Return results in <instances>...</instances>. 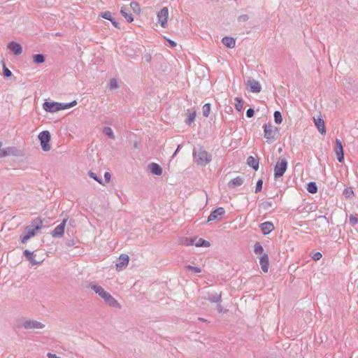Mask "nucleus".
Returning a JSON list of instances; mask_svg holds the SVG:
<instances>
[{
	"instance_id": "nucleus-1",
	"label": "nucleus",
	"mask_w": 358,
	"mask_h": 358,
	"mask_svg": "<svg viewBox=\"0 0 358 358\" xmlns=\"http://www.w3.org/2000/svg\"><path fill=\"white\" fill-rule=\"evenodd\" d=\"M43 227V220L41 217H38L32 220L31 224L26 227L24 229V234L20 236L22 243H25L30 238L35 236L36 232L41 229Z\"/></svg>"
},
{
	"instance_id": "nucleus-2",
	"label": "nucleus",
	"mask_w": 358,
	"mask_h": 358,
	"mask_svg": "<svg viewBox=\"0 0 358 358\" xmlns=\"http://www.w3.org/2000/svg\"><path fill=\"white\" fill-rule=\"evenodd\" d=\"M193 157L197 165L205 166L212 160V156L203 147L193 150Z\"/></svg>"
},
{
	"instance_id": "nucleus-3",
	"label": "nucleus",
	"mask_w": 358,
	"mask_h": 358,
	"mask_svg": "<svg viewBox=\"0 0 358 358\" xmlns=\"http://www.w3.org/2000/svg\"><path fill=\"white\" fill-rule=\"evenodd\" d=\"M263 128L264 137L266 139L267 142H273L279 134L278 129L271 124H265Z\"/></svg>"
},
{
	"instance_id": "nucleus-4",
	"label": "nucleus",
	"mask_w": 358,
	"mask_h": 358,
	"mask_svg": "<svg viewBox=\"0 0 358 358\" xmlns=\"http://www.w3.org/2000/svg\"><path fill=\"white\" fill-rule=\"evenodd\" d=\"M38 138L41 143V146L44 152H48L51 149L50 141L51 135L49 131L45 130L39 133Z\"/></svg>"
},
{
	"instance_id": "nucleus-5",
	"label": "nucleus",
	"mask_w": 358,
	"mask_h": 358,
	"mask_svg": "<svg viewBox=\"0 0 358 358\" xmlns=\"http://www.w3.org/2000/svg\"><path fill=\"white\" fill-rule=\"evenodd\" d=\"M43 108L48 113H55L59 110L66 109V103L55 101H45L43 103Z\"/></svg>"
},
{
	"instance_id": "nucleus-6",
	"label": "nucleus",
	"mask_w": 358,
	"mask_h": 358,
	"mask_svg": "<svg viewBox=\"0 0 358 358\" xmlns=\"http://www.w3.org/2000/svg\"><path fill=\"white\" fill-rule=\"evenodd\" d=\"M288 162L285 158L279 159L274 166V178L282 177L287 169Z\"/></svg>"
},
{
	"instance_id": "nucleus-7",
	"label": "nucleus",
	"mask_w": 358,
	"mask_h": 358,
	"mask_svg": "<svg viewBox=\"0 0 358 358\" xmlns=\"http://www.w3.org/2000/svg\"><path fill=\"white\" fill-rule=\"evenodd\" d=\"M17 327H23L25 329H43L45 324L34 320H25L20 324H17Z\"/></svg>"
},
{
	"instance_id": "nucleus-8",
	"label": "nucleus",
	"mask_w": 358,
	"mask_h": 358,
	"mask_svg": "<svg viewBox=\"0 0 358 358\" xmlns=\"http://www.w3.org/2000/svg\"><path fill=\"white\" fill-rule=\"evenodd\" d=\"M225 214V210L222 207H217L214 209L208 217L206 222H209L214 220H220L222 216Z\"/></svg>"
},
{
	"instance_id": "nucleus-9",
	"label": "nucleus",
	"mask_w": 358,
	"mask_h": 358,
	"mask_svg": "<svg viewBox=\"0 0 358 358\" xmlns=\"http://www.w3.org/2000/svg\"><path fill=\"white\" fill-rule=\"evenodd\" d=\"M169 17V9L167 7H163L157 13L158 23L161 27L165 28L167 25V20Z\"/></svg>"
},
{
	"instance_id": "nucleus-10",
	"label": "nucleus",
	"mask_w": 358,
	"mask_h": 358,
	"mask_svg": "<svg viewBox=\"0 0 358 358\" xmlns=\"http://www.w3.org/2000/svg\"><path fill=\"white\" fill-rule=\"evenodd\" d=\"M335 143L334 152L336 155L337 160L342 163L344 162V151L342 142L340 139L336 138Z\"/></svg>"
},
{
	"instance_id": "nucleus-11",
	"label": "nucleus",
	"mask_w": 358,
	"mask_h": 358,
	"mask_svg": "<svg viewBox=\"0 0 358 358\" xmlns=\"http://www.w3.org/2000/svg\"><path fill=\"white\" fill-rule=\"evenodd\" d=\"M245 85L247 88L252 93H259L262 90V86L259 82L250 78L248 79Z\"/></svg>"
},
{
	"instance_id": "nucleus-12",
	"label": "nucleus",
	"mask_w": 358,
	"mask_h": 358,
	"mask_svg": "<svg viewBox=\"0 0 358 358\" xmlns=\"http://www.w3.org/2000/svg\"><path fill=\"white\" fill-rule=\"evenodd\" d=\"M66 222L67 219H64L62 222L51 231L50 234L52 237L61 238L63 236Z\"/></svg>"
},
{
	"instance_id": "nucleus-13",
	"label": "nucleus",
	"mask_w": 358,
	"mask_h": 358,
	"mask_svg": "<svg viewBox=\"0 0 358 358\" xmlns=\"http://www.w3.org/2000/svg\"><path fill=\"white\" fill-rule=\"evenodd\" d=\"M106 304L112 308H120L121 307L118 301L108 292L102 297Z\"/></svg>"
},
{
	"instance_id": "nucleus-14",
	"label": "nucleus",
	"mask_w": 358,
	"mask_h": 358,
	"mask_svg": "<svg viewBox=\"0 0 358 358\" xmlns=\"http://www.w3.org/2000/svg\"><path fill=\"white\" fill-rule=\"evenodd\" d=\"M129 261V257L127 254H121L115 264L116 269L117 271L122 270L123 266L128 264Z\"/></svg>"
},
{
	"instance_id": "nucleus-15",
	"label": "nucleus",
	"mask_w": 358,
	"mask_h": 358,
	"mask_svg": "<svg viewBox=\"0 0 358 358\" xmlns=\"http://www.w3.org/2000/svg\"><path fill=\"white\" fill-rule=\"evenodd\" d=\"M87 287L90 288L91 289H92L101 298H102L104 296V294L107 292L106 291L104 290V289L101 286L97 285L94 282H89L88 285L87 286Z\"/></svg>"
},
{
	"instance_id": "nucleus-16",
	"label": "nucleus",
	"mask_w": 358,
	"mask_h": 358,
	"mask_svg": "<svg viewBox=\"0 0 358 358\" xmlns=\"http://www.w3.org/2000/svg\"><path fill=\"white\" fill-rule=\"evenodd\" d=\"M7 47L14 55H20L22 52V45L17 42L11 41Z\"/></svg>"
},
{
	"instance_id": "nucleus-17",
	"label": "nucleus",
	"mask_w": 358,
	"mask_h": 358,
	"mask_svg": "<svg viewBox=\"0 0 358 358\" xmlns=\"http://www.w3.org/2000/svg\"><path fill=\"white\" fill-rule=\"evenodd\" d=\"M259 228L264 235H267L275 229L274 225L271 222H264L259 224Z\"/></svg>"
},
{
	"instance_id": "nucleus-18",
	"label": "nucleus",
	"mask_w": 358,
	"mask_h": 358,
	"mask_svg": "<svg viewBox=\"0 0 358 358\" xmlns=\"http://www.w3.org/2000/svg\"><path fill=\"white\" fill-rule=\"evenodd\" d=\"M148 169L153 175L159 176L162 174V168L157 163L152 162L149 164Z\"/></svg>"
},
{
	"instance_id": "nucleus-19",
	"label": "nucleus",
	"mask_w": 358,
	"mask_h": 358,
	"mask_svg": "<svg viewBox=\"0 0 358 358\" xmlns=\"http://www.w3.org/2000/svg\"><path fill=\"white\" fill-rule=\"evenodd\" d=\"M259 264H260L262 270L264 273H267L268 270L269 259H268V255L266 253H264L259 258Z\"/></svg>"
},
{
	"instance_id": "nucleus-20",
	"label": "nucleus",
	"mask_w": 358,
	"mask_h": 358,
	"mask_svg": "<svg viewBox=\"0 0 358 358\" xmlns=\"http://www.w3.org/2000/svg\"><path fill=\"white\" fill-rule=\"evenodd\" d=\"M244 180L241 176H237L228 182V187L230 189H234L243 185Z\"/></svg>"
},
{
	"instance_id": "nucleus-21",
	"label": "nucleus",
	"mask_w": 358,
	"mask_h": 358,
	"mask_svg": "<svg viewBox=\"0 0 358 358\" xmlns=\"http://www.w3.org/2000/svg\"><path fill=\"white\" fill-rule=\"evenodd\" d=\"M210 303L222 302V292L220 293H208L206 298Z\"/></svg>"
},
{
	"instance_id": "nucleus-22",
	"label": "nucleus",
	"mask_w": 358,
	"mask_h": 358,
	"mask_svg": "<svg viewBox=\"0 0 358 358\" xmlns=\"http://www.w3.org/2000/svg\"><path fill=\"white\" fill-rule=\"evenodd\" d=\"M315 124L321 134H326V127L324 125V121L322 118L318 117L317 119H315Z\"/></svg>"
},
{
	"instance_id": "nucleus-23",
	"label": "nucleus",
	"mask_w": 358,
	"mask_h": 358,
	"mask_svg": "<svg viewBox=\"0 0 358 358\" xmlns=\"http://www.w3.org/2000/svg\"><path fill=\"white\" fill-rule=\"evenodd\" d=\"M23 255L25 258L32 264V265H38L41 263V262H37L34 259V252H31L29 250H25L23 252Z\"/></svg>"
},
{
	"instance_id": "nucleus-24",
	"label": "nucleus",
	"mask_w": 358,
	"mask_h": 358,
	"mask_svg": "<svg viewBox=\"0 0 358 358\" xmlns=\"http://www.w3.org/2000/svg\"><path fill=\"white\" fill-rule=\"evenodd\" d=\"M259 159L255 158L252 156H250L247 159V164L250 166L255 171H257L259 169Z\"/></svg>"
},
{
	"instance_id": "nucleus-25",
	"label": "nucleus",
	"mask_w": 358,
	"mask_h": 358,
	"mask_svg": "<svg viewBox=\"0 0 358 358\" xmlns=\"http://www.w3.org/2000/svg\"><path fill=\"white\" fill-rule=\"evenodd\" d=\"M222 43L228 48H234L236 45V41L233 37L224 36L222 39Z\"/></svg>"
},
{
	"instance_id": "nucleus-26",
	"label": "nucleus",
	"mask_w": 358,
	"mask_h": 358,
	"mask_svg": "<svg viewBox=\"0 0 358 358\" xmlns=\"http://www.w3.org/2000/svg\"><path fill=\"white\" fill-rule=\"evenodd\" d=\"M197 240L196 236L194 237H185L182 238L180 240V244L185 245V246H189V245H194V243H196V241Z\"/></svg>"
},
{
	"instance_id": "nucleus-27",
	"label": "nucleus",
	"mask_w": 358,
	"mask_h": 358,
	"mask_svg": "<svg viewBox=\"0 0 358 358\" xmlns=\"http://www.w3.org/2000/svg\"><path fill=\"white\" fill-rule=\"evenodd\" d=\"M194 245L196 247L208 248L210 245V243L209 241L204 240L203 238L197 237V240L196 241Z\"/></svg>"
},
{
	"instance_id": "nucleus-28",
	"label": "nucleus",
	"mask_w": 358,
	"mask_h": 358,
	"mask_svg": "<svg viewBox=\"0 0 358 358\" xmlns=\"http://www.w3.org/2000/svg\"><path fill=\"white\" fill-rule=\"evenodd\" d=\"M120 13L123 17H125L128 22L131 23L134 21V17L132 15L127 12L126 8L122 7L120 9Z\"/></svg>"
},
{
	"instance_id": "nucleus-29",
	"label": "nucleus",
	"mask_w": 358,
	"mask_h": 358,
	"mask_svg": "<svg viewBox=\"0 0 358 358\" xmlns=\"http://www.w3.org/2000/svg\"><path fill=\"white\" fill-rule=\"evenodd\" d=\"M307 191L311 194H315L318 191L317 185L315 182H309L307 184Z\"/></svg>"
},
{
	"instance_id": "nucleus-30",
	"label": "nucleus",
	"mask_w": 358,
	"mask_h": 358,
	"mask_svg": "<svg viewBox=\"0 0 358 358\" xmlns=\"http://www.w3.org/2000/svg\"><path fill=\"white\" fill-rule=\"evenodd\" d=\"M33 60L36 64H43L45 61V57L43 54H36L33 55Z\"/></svg>"
},
{
	"instance_id": "nucleus-31",
	"label": "nucleus",
	"mask_w": 358,
	"mask_h": 358,
	"mask_svg": "<svg viewBox=\"0 0 358 358\" xmlns=\"http://www.w3.org/2000/svg\"><path fill=\"white\" fill-rule=\"evenodd\" d=\"M235 108L238 112H241L243 108V101L241 97H236L235 98Z\"/></svg>"
},
{
	"instance_id": "nucleus-32",
	"label": "nucleus",
	"mask_w": 358,
	"mask_h": 358,
	"mask_svg": "<svg viewBox=\"0 0 358 358\" xmlns=\"http://www.w3.org/2000/svg\"><path fill=\"white\" fill-rule=\"evenodd\" d=\"M103 133L110 139H114L115 136L112 129L109 127H104L103 129Z\"/></svg>"
},
{
	"instance_id": "nucleus-33",
	"label": "nucleus",
	"mask_w": 358,
	"mask_h": 358,
	"mask_svg": "<svg viewBox=\"0 0 358 358\" xmlns=\"http://www.w3.org/2000/svg\"><path fill=\"white\" fill-rule=\"evenodd\" d=\"M343 196L347 199H351L354 196V191L352 187H346L343 192Z\"/></svg>"
},
{
	"instance_id": "nucleus-34",
	"label": "nucleus",
	"mask_w": 358,
	"mask_h": 358,
	"mask_svg": "<svg viewBox=\"0 0 358 358\" xmlns=\"http://www.w3.org/2000/svg\"><path fill=\"white\" fill-rule=\"evenodd\" d=\"M211 105L209 103H205L202 108L203 115L205 117H208L209 116L210 112Z\"/></svg>"
},
{
	"instance_id": "nucleus-35",
	"label": "nucleus",
	"mask_w": 358,
	"mask_h": 358,
	"mask_svg": "<svg viewBox=\"0 0 358 358\" xmlns=\"http://www.w3.org/2000/svg\"><path fill=\"white\" fill-rule=\"evenodd\" d=\"M196 114V110L194 109L192 112L189 113L187 118L185 120V123L188 125H190L194 121Z\"/></svg>"
},
{
	"instance_id": "nucleus-36",
	"label": "nucleus",
	"mask_w": 358,
	"mask_h": 358,
	"mask_svg": "<svg viewBox=\"0 0 358 358\" xmlns=\"http://www.w3.org/2000/svg\"><path fill=\"white\" fill-rule=\"evenodd\" d=\"M130 7L132 9V10L134 11V13H136L138 15L140 14V13H141V7H140V5H139V3L138 2H136V1L131 2Z\"/></svg>"
},
{
	"instance_id": "nucleus-37",
	"label": "nucleus",
	"mask_w": 358,
	"mask_h": 358,
	"mask_svg": "<svg viewBox=\"0 0 358 358\" xmlns=\"http://www.w3.org/2000/svg\"><path fill=\"white\" fill-rule=\"evenodd\" d=\"M274 121L277 124H280L282 122V117L279 110H275L273 114Z\"/></svg>"
},
{
	"instance_id": "nucleus-38",
	"label": "nucleus",
	"mask_w": 358,
	"mask_h": 358,
	"mask_svg": "<svg viewBox=\"0 0 358 358\" xmlns=\"http://www.w3.org/2000/svg\"><path fill=\"white\" fill-rule=\"evenodd\" d=\"M254 252L255 254H262L264 252L262 245L259 242H256L254 245Z\"/></svg>"
},
{
	"instance_id": "nucleus-39",
	"label": "nucleus",
	"mask_w": 358,
	"mask_h": 358,
	"mask_svg": "<svg viewBox=\"0 0 358 358\" xmlns=\"http://www.w3.org/2000/svg\"><path fill=\"white\" fill-rule=\"evenodd\" d=\"M88 175L91 178L94 179L95 181L98 182L99 184L103 185V180L100 178H99L95 173L92 172V171H90L88 172Z\"/></svg>"
},
{
	"instance_id": "nucleus-40",
	"label": "nucleus",
	"mask_w": 358,
	"mask_h": 358,
	"mask_svg": "<svg viewBox=\"0 0 358 358\" xmlns=\"http://www.w3.org/2000/svg\"><path fill=\"white\" fill-rule=\"evenodd\" d=\"M99 17L108 20H111V18L113 17L111 13L108 10L100 13Z\"/></svg>"
},
{
	"instance_id": "nucleus-41",
	"label": "nucleus",
	"mask_w": 358,
	"mask_h": 358,
	"mask_svg": "<svg viewBox=\"0 0 358 358\" xmlns=\"http://www.w3.org/2000/svg\"><path fill=\"white\" fill-rule=\"evenodd\" d=\"M13 73L10 70H9L5 65L4 63H3V76L5 78H9L12 76Z\"/></svg>"
},
{
	"instance_id": "nucleus-42",
	"label": "nucleus",
	"mask_w": 358,
	"mask_h": 358,
	"mask_svg": "<svg viewBox=\"0 0 358 358\" xmlns=\"http://www.w3.org/2000/svg\"><path fill=\"white\" fill-rule=\"evenodd\" d=\"M262 186H263V180H262V179H259L256 183L255 192L256 194L258 192H260L262 190Z\"/></svg>"
},
{
	"instance_id": "nucleus-43",
	"label": "nucleus",
	"mask_w": 358,
	"mask_h": 358,
	"mask_svg": "<svg viewBox=\"0 0 358 358\" xmlns=\"http://www.w3.org/2000/svg\"><path fill=\"white\" fill-rule=\"evenodd\" d=\"M187 269L188 271H190L193 273H199L201 271V268L199 267H197V266H191V265H188L186 266Z\"/></svg>"
},
{
	"instance_id": "nucleus-44",
	"label": "nucleus",
	"mask_w": 358,
	"mask_h": 358,
	"mask_svg": "<svg viewBox=\"0 0 358 358\" xmlns=\"http://www.w3.org/2000/svg\"><path fill=\"white\" fill-rule=\"evenodd\" d=\"M109 87L111 90L117 89L118 87L117 82L115 78L110 80Z\"/></svg>"
},
{
	"instance_id": "nucleus-45",
	"label": "nucleus",
	"mask_w": 358,
	"mask_h": 358,
	"mask_svg": "<svg viewBox=\"0 0 358 358\" xmlns=\"http://www.w3.org/2000/svg\"><path fill=\"white\" fill-rule=\"evenodd\" d=\"M349 221L352 225H355V224H358V218L357 217L356 215H354L352 214H351L349 216Z\"/></svg>"
},
{
	"instance_id": "nucleus-46",
	"label": "nucleus",
	"mask_w": 358,
	"mask_h": 358,
	"mask_svg": "<svg viewBox=\"0 0 358 358\" xmlns=\"http://www.w3.org/2000/svg\"><path fill=\"white\" fill-rule=\"evenodd\" d=\"M262 206L264 210H268L273 206V203L271 201H266L262 203Z\"/></svg>"
},
{
	"instance_id": "nucleus-47",
	"label": "nucleus",
	"mask_w": 358,
	"mask_h": 358,
	"mask_svg": "<svg viewBox=\"0 0 358 358\" xmlns=\"http://www.w3.org/2000/svg\"><path fill=\"white\" fill-rule=\"evenodd\" d=\"M249 20V16L247 14H243L238 17V22H246Z\"/></svg>"
},
{
	"instance_id": "nucleus-48",
	"label": "nucleus",
	"mask_w": 358,
	"mask_h": 358,
	"mask_svg": "<svg viewBox=\"0 0 358 358\" xmlns=\"http://www.w3.org/2000/svg\"><path fill=\"white\" fill-rule=\"evenodd\" d=\"M322 255L320 252H315L313 256L312 259L315 261H318L322 258Z\"/></svg>"
},
{
	"instance_id": "nucleus-49",
	"label": "nucleus",
	"mask_w": 358,
	"mask_h": 358,
	"mask_svg": "<svg viewBox=\"0 0 358 358\" xmlns=\"http://www.w3.org/2000/svg\"><path fill=\"white\" fill-rule=\"evenodd\" d=\"M217 310L219 313H224L227 311L223 308L222 306L221 305V302L217 303Z\"/></svg>"
},
{
	"instance_id": "nucleus-50",
	"label": "nucleus",
	"mask_w": 358,
	"mask_h": 358,
	"mask_svg": "<svg viewBox=\"0 0 358 358\" xmlns=\"http://www.w3.org/2000/svg\"><path fill=\"white\" fill-rule=\"evenodd\" d=\"M255 115V110L252 108H250L246 110V116L248 117H252Z\"/></svg>"
},
{
	"instance_id": "nucleus-51",
	"label": "nucleus",
	"mask_w": 358,
	"mask_h": 358,
	"mask_svg": "<svg viewBox=\"0 0 358 358\" xmlns=\"http://www.w3.org/2000/svg\"><path fill=\"white\" fill-rule=\"evenodd\" d=\"M76 105H77V101L76 100H73V101L69 102V103H66V109L71 108L75 106Z\"/></svg>"
},
{
	"instance_id": "nucleus-52",
	"label": "nucleus",
	"mask_w": 358,
	"mask_h": 358,
	"mask_svg": "<svg viewBox=\"0 0 358 358\" xmlns=\"http://www.w3.org/2000/svg\"><path fill=\"white\" fill-rule=\"evenodd\" d=\"M110 21L111 22L112 24L115 27H116V28H117L119 29H120V27L119 26V23L113 17H112L111 20H110Z\"/></svg>"
},
{
	"instance_id": "nucleus-53",
	"label": "nucleus",
	"mask_w": 358,
	"mask_h": 358,
	"mask_svg": "<svg viewBox=\"0 0 358 358\" xmlns=\"http://www.w3.org/2000/svg\"><path fill=\"white\" fill-rule=\"evenodd\" d=\"M111 178V175L109 172H106L104 173V179L106 182H109Z\"/></svg>"
},
{
	"instance_id": "nucleus-54",
	"label": "nucleus",
	"mask_w": 358,
	"mask_h": 358,
	"mask_svg": "<svg viewBox=\"0 0 358 358\" xmlns=\"http://www.w3.org/2000/svg\"><path fill=\"white\" fill-rule=\"evenodd\" d=\"M167 41L169 43L170 46L172 48H174L177 45L175 41H173V40L168 39Z\"/></svg>"
},
{
	"instance_id": "nucleus-55",
	"label": "nucleus",
	"mask_w": 358,
	"mask_h": 358,
	"mask_svg": "<svg viewBox=\"0 0 358 358\" xmlns=\"http://www.w3.org/2000/svg\"><path fill=\"white\" fill-rule=\"evenodd\" d=\"M151 59H152V56L150 54H146L145 55V60L147 62H151Z\"/></svg>"
},
{
	"instance_id": "nucleus-56",
	"label": "nucleus",
	"mask_w": 358,
	"mask_h": 358,
	"mask_svg": "<svg viewBox=\"0 0 358 358\" xmlns=\"http://www.w3.org/2000/svg\"><path fill=\"white\" fill-rule=\"evenodd\" d=\"M182 145H178L176 151L174 152V153L173 154L171 158H173L176 157V155H177V153L178 152V151L180 150V149L181 148Z\"/></svg>"
},
{
	"instance_id": "nucleus-57",
	"label": "nucleus",
	"mask_w": 358,
	"mask_h": 358,
	"mask_svg": "<svg viewBox=\"0 0 358 358\" xmlns=\"http://www.w3.org/2000/svg\"><path fill=\"white\" fill-rule=\"evenodd\" d=\"M47 357L48 358H60L59 357L57 356L55 354H52L51 352H48L47 354Z\"/></svg>"
},
{
	"instance_id": "nucleus-58",
	"label": "nucleus",
	"mask_w": 358,
	"mask_h": 358,
	"mask_svg": "<svg viewBox=\"0 0 358 358\" xmlns=\"http://www.w3.org/2000/svg\"><path fill=\"white\" fill-rule=\"evenodd\" d=\"M134 148H138V143L137 141L134 142Z\"/></svg>"
},
{
	"instance_id": "nucleus-59",
	"label": "nucleus",
	"mask_w": 358,
	"mask_h": 358,
	"mask_svg": "<svg viewBox=\"0 0 358 358\" xmlns=\"http://www.w3.org/2000/svg\"><path fill=\"white\" fill-rule=\"evenodd\" d=\"M199 320L202 321V322H205L206 321L205 319L201 318V317H199Z\"/></svg>"
},
{
	"instance_id": "nucleus-60",
	"label": "nucleus",
	"mask_w": 358,
	"mask_h": 358,
	"mask_svg": "<svg viewBox=\"0 0 358 358\" xmlns=\"http://www.w3.org/2000/svg\"><path fill=\"white\" fill-rule=\"evenodd\" d=\"M320 217H324V219H327L326 216H320Z\"/></svg>"
}]
</instances>
